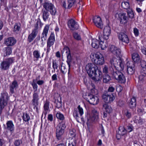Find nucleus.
<instances>
[{
	"label": "nucleus",
	"instance_id": "obj_31",
	"mask_svg": "<svg viewBox=\"0 0 146 146\" xmlns=\"http://www.w3.org/2000/svg\"><path fill=\"white\" fill-rule=\"evenodd\" d=\"M46 26L44 28L43 33L42 34L41 37V44L42 46L44 45L46 42Z\"/></svg>",
	"mask_w": 146,
	"mask_h": 146
},
{
	"label": "nucleus",
	"instance_id": "obj_64",
	"mask_svg": "<svg viewBox=\"0 0 146 146\" xmlns=\"http://www.w3.org/2000/svg\"><path fill=\"white\" fill-rule=\"evenodd\" d=\"M141 65L142 68L146 67V62L145 61H142L141 62Z\"/></svg>",
	"mask_w": 146,
	"mask_h": 146
},
{
	"label": "nucleus",
	"instance_id": "obj_4",
	"mask_svg": "<svg viewBox=\"0 0 146 146\" xmlns=\"http://www.w3.org/2000/svg\"><path fill=\"white\" fill-rule=\"evenodd\" d=\"M95 56L96 59L94 60L95 63L98 65H102L104 63V57L103 55L100 52H98L95 54H92L90 55L91 58H93Z\"/></svg>",
	"mask_w": 146,
	"mask_h": 146
},
{
	"label": "nucleus",
	"instance_id": "obj_54",
	"mask_svg": "<svg viewBox=\"0 0 146 146\" xmlns=\"http://www.w3.org/2000/svg\"><path fill=\"white\" fill-rule=\"evenodd\" d=\"M140 74L146 76V67L142 68L141 70Z\"/></svg>",
	"mask_w": 146,
	"mask_h": 146
},
{
	"label": "nucleus",
	"instance_id": "obj_63",
	"mask_svg": "<svg viewBox=\"0 0 146 146\" xmlns=\"http://www.w3.org/2000/svg\"><path fill=\"white\" fill-rule=\"evenodd\" d=\"M115 90V88L112 86H110L108 89V91L109 92H113Z\"/></svg>",
	"mask_w": 146,
	"mask_h": 146
},
{
	"label": "nucleus",
	"instance_id": "obj_22",
	"mask_svg": "<svg viewBox=\"0 0 146 146\" xmlns=\"http://www.w3.org/2000/svg\"><path fill=\"white\" fill-rule=\"evenodd\" d=\"M18 86V84L16 80H14L12 83L10 85L9 88L10 92L12 94L14 92V90L16 89Z\"/></svg>",
	"mask_w": 146,
	"mask_h": 146
},
{
	"label": "nucleus",
	"instance_id": "obj_62",
	"mask_svg": "<svg viewBox=\"0 0 146 146\" xmlns=\"http://www.w3.org/2000/svg\"><path fill=\"white\" fill-rule=\"evenodd\" d=\"M116 89L117 92H120L122 90V88L121 86H117Z\"/></svg>",
	"mask_w": 146,
	"mask_h": 146
},
{
	"label": "nucleus",
	"instance_id": "obj_1",
	"mask_svg": "<svg viewBox=\"0 0 146 146\" xmlns=\"http://www.w3.org/2000/svg\"><path fill=\"white\" fill-rule=\"evenodd\" d=\"M86 68L89 76L94 81H98L101 79L102 72L95 64L88 63L86 65Z\"/></svg>",
	"mask_w": 146,
	"mask_h": 146
},
{
	"label": "nucleus",
	"instance_id": "obj_49",
	"mask_svg": "<svg viewBox=\"0 0 146 146\" xmlns=\"http://www.w3.org/2000/svg\"><path fill=\"white\" fill-rule=\"evenodd\" d=\"M73 35L74 38L76 40H79L81 39L80 36L77 33H74Z\"/></svg>",
	"mask_w": 146,
	"mask_h": 146
},
{
	"label": "nucleus",
	"instance_id": "obj_2",
	"mask_svg": "<svg viewBox=\"0 0 146 146\" xmlns=\"http://www.w3.org/2000/svg\"><path fill=\"white\" fill-rule=\"evenodd\" d=\"M110 72L114 78L119 82L121 83H124L126 82V78L124 75L119 70L115 71L112 68L111 69Z\"/></svg>",
	"mask_w": 146,
	"mask_h": 146
},
{
	"label": "nucleus",
	"instance_id": "obj_3",
	"mask_svg": "<svg viewBox=\"0 0 146 146\" xmlns=\"http://www.w3.org/2000/svg\"><path fill=\"white\" fill-rule=\"evenodd\" d=\"M110 63L112 66H113L114 69L112 67L111 69L112 70L113 68L115 71L116 70H122L124 69V63L119 59H117L116 58H113L110 60Z\"/></svg>",
	"mask_w": 146,
	"mask_h": 146
},
{
	"label": "nucleus",
	"instance_id": "obj_33",
	"mask_svg": "<svg viewBox=\"0 0 146 146\" xmlns=\"http://www.w3.org/2000/svg\"><path fill=\"white\" fill-rule=\"evenodd\" d=\"M127 132V130L123 126L119 127L118 133L120 135L123 136L125 135Z\"/></svg>",
	"mask_w": 146,
	"mask_h": 146
},
{
	"label": "nucleus",
	"instance_id": "obj_6",
	"mask_svg": "<svg viewBox=\"0 0 146 146\" xmlns=\"http://www.w3.org/2000/svg\"><path fill=\"white\" fill-rule=\"evenodd\" d=\"M66 127L65 124L63 122L59 123L57 126L56 130V136L58 140L61 139V137L64 132Z\"/></svg>",
	"mask_w": 146,
	"mask_h": 146
},
{
	"label": "nucleus",
	"instance_id": "obj_21",
	"mask_svg": "<svg viewBox=\"0 0 146 146\" xmlns=\"http://www.w3.org/2000/svg\"><path fill=\"white\" fill-rule=\"evenodd\" d=\"M99 39L100 40V46L102 49L104 50L108 46V44L106 42H104L103 40L104 39L103 38L102 35L100 36L101 33H99Z\"/></svg>",
	"mask_w": 146,
	"mask_h": 146
},
{
	"label": "nucleus",
	"instance_id": "obj_23",
	"mask_svg": "<svg viewBox=\"0 0 146 146\" xmlns=\"http://www.w3.org/2000/svg\"><path fill=\"white\" fill-rule=\"evenodd\" d=\"M100 40L99 41L96 39H92L91 44L92 46L94 48H98L100 46Z\"/></svg>",
	"mask_w": 146,
	"mask_h": 146
},
{
	"label": "nucleus",
	"instance_id": "obj_16",
	"mask_svg": "<svg viewBox=\"0 0 146 146\" xmlns=\"http://www.w3.org/2000/svg\"><path fill=\"white\" fill-rule=\"evenodd\" d=\"M16 39L13 37H9L6 38L5 41V44L8 46H12L16 43Z\"/></svg>",
	"mask_w": 146,
	"mask_h": 146
},
{
	"label": "nucleus",
	"instance_id": "obj_56",
	"mask_svg": "<svg viewBox=\"0 0 146 146\" xmlns=\"http://www.w3.org/2000/svg\"><path fill=\"white\" fill-rule=\"evenodd\" d=\"M133 32L135 36H137L139 35V31L136 28H135L133 29Z\"/></svg>",
	"mask_w": 146,
	"mask_h": 146
},
{
	"label": "nucleus",
	"instance_id": "obj_60",
	"mask_svg": "<svg viewBox=\"0 0 146 146\" xmlns=\"http://www.w3.org/2000/svg\"><path fill=\"white\" fill-rule=\"evenodd\" d=\"M125 115L126 116L129 118H130L131 116V113L127 110L125 111Z\"/></svg>",
	"mask_w": 146,
	"mask_h": 146
},
{
	"label": "nucleus",
	"instance_id": "obj_38",
	"mask_svg": "<svg viewBox=\"0 0 146 146\" xmlns=\"http://www.w3.org/2000/svg\"><path fill=\"white\" fill-rule=\"evenodd\" d=\"M33 56L34 58H36V60L40 57V55L39 52L37 50H35L33 52Z\"/></svg>",
	"mask_w": 146,
	"mask_h": 146
},
{
	"label": "nucleus",
	"instance_id": "obj_25",
	"mask_svg": "<svg viewBox=\"0 0 146 146\" xmlns=\"http://www.w3.org/2000/svg\"><path fill=\"white\" fill-rule=\"evenodd\" d=\"M0 99L5 100L8 102L9 99V97L8 96V94L5 91H4L2 92L1 94Z\"/></svg>",
	"mask_w": 146,
	"mask_h": 146
},
{
	"label": "nucleus",
	"instance_id": "obj_47",
	"mask_svg": "<svg viewBox=\"0 0 146 146\" xmlns=\"http://www.w3.org/2000/svg\"><path fill=\"white\" fill-rule=\"evenodd\" d=\"M146 76L143 75V74H140L139 76V81L140 82H143L145 79Z\"/></svg>",
	"mask_w": 146,
	"mask_h": 146
},
{
	"label": "nucleus",
	"instance_id": "obj_11",
	"mask_svg": "<svg viewBox=\"0 0 146 146\" xmlns=\"http://www.w3.org/2000/svg\"><path fill=\"white\" fill-rule=\"evenodd\" d=\"M102 98L104 102L106 103H111L115 99V97L112 94H109L108 92L103 95Z\"/></svg>",
	"mask_w": 146,
	"mask_h": 146
},
{
	"label": "nucleus",
	"instance_id": "obj_46",
	"mask_svg": "<svg viewBox=\"0 0 146 146\" xmlns=\"http://www.w3.org/2000/svg\"><path fill=\"white\" fill-rule=\"evenodd\" d=\"M127 68H134V63L133 61H130L127 62L126 63Z\"/></svg>",
	"mask_w": 146,
	"mask_h": 146
},
{
	"label": "nucleus",
	"instance_id": "obj_12",
	"mask_svg": "<svg viewBox=\"0 0 146 146\" xmlns=\"http://www.w3.org/2000/svg\"><path fill=\"white\" fill-rule=\"evenodd\" d=\"M68 25L70 30L72 31L77 30L79 27L77 23L73 19H71L68 21Z\"/></svg>",
	"mask_w": 146,
	"mask_h": 146
},
{
	"label": "nucleus",
	"instance_id": "obj_45",
	"mask_svg": "<svg viewBox=\"0 0 146 146\" xmlns=\"http://www.w3.org/2000/svg\"><path fill=\"white\" fill-rule=\"evenodd\" d=\"M76 140L75 139H71L68 143V146H76Z\"/></svg>",
	"mask_w": 146,
	"mask_h": 146
},
{
	"label": "nucleus",
	"instance_id": "obj_20",
	"mask_svg": "<svg viewBox=\"0 0 146 146\" xmlns=\"http://www.w3.org/2000/svg\"><path fill=\"white\" fill-rule=\"evenodd\" d=\"M119 39L126 43H128L129 42V39L127 36L123 33H120L118 35Z\"/></svg>",
	"mask_w": 146,
	"mask_h": 146
},
{
	"label": "nucleus",
	"instance_id": "obj_9",
	"mask_svg": "<svg viewBox=\"0 0 146 146\" xmlns=\"http://www.w3.org/2000/svg\"><path fill=\"white\" fill-rule=\"evenodd\" d=\"M99 118V113L97 110L94 109L92 110V114L88 119V122L89 123L97 121Z\"/></svg>",
	"mask_w": 146,
	"mask_h": 146
},
{
	"label": "nucleus",
	"instance_id": "obj_29",
	"mask_svg": "<svg viewBox=\"0 0 146 146\" xmlns=\"http://www.w3.org/2000/svg\"><path fill=\"white\" fill-rule=\"evenodd\" d=\"M103 109L108 113H110L112 111L111 108L107 104H104L103 105Z\"/></svg>",
	"mask_w": 146,
	"mask_h": 146
},
{
	"label": "nucleus",
	"instance_id": "obj_18",
	"mask_svg": "<svg viewBox=\"0 0 146 146\" xmlns=\"http://www.w3.org/2000/svg\"><path fill=\"white\" fill-rule=\"evenodd\" d=\"M111 30L109 26L106 27L103 30V38L106 40H108L109 38L111 33Z\"/></svg>",
	"mask_w": 146,
	"mask_h": 146
},
{
	"label": "nucleus",
	"instance_id": "obj_44",
	"mask_svg": "<svg viewBox=\"0 0 146 146\" xmlns=\"http://www.w3.org/2000/svg\"><path fill=\"white\" fill-rule=\"evenodd\" d=\"M61 72L64 74H65L67 72V69L66 68L65 65L62 63L61 65Z\"/></svg>",
	"mask_w": 146,
	"mask_h": 146
},
{
	"label": "nucleus",
	"instance_id": "obj_40",
	"mask_svg": "<svg viewBox=\"0 0 146 146\" xmlns=\"http://www.w3.org/2000/svg\"><path fill=\"white\" fill-rule=\"evenodd\" d=\"M64 53L66 54V55L70 53V49L67 46L64 47L63 50H62V54Z\"/></svg>",
	"mask_w": 146,
	"mask_h": 146
},
{
	"label": "nucleus",
	"instance_id": "obj_5",
	"mask_svg": "<svg viewBox=\"0 0 146 146\" xmlns=\"http://www.w3.org/2000/svg\"><path fill=\"white\" fill-rule=\"evenodd\" d=\"M13 58H9L3 61L0 64V68L3 70H7L8 69L11 65L14 62Z\"/></svg>",
	"mask_w": 146,
	"mask_h": 146
},
{
	"label": "nucleus",
	"instance_id": "obj_48",
	"mask_svg": "<svg viewBox=\"0 0 146 146\" xmlns=\"http://www.w3.org/2000/svg\"><path fill=\"white\" fill-rule=\"evenodd\" d=\"M45 3H44L43 5L44 9L42 10L43 13L42 17L44 21H46V5Z\"/></svg>",
	"mask_w": 146,
	"mask_h": 146
},
{
	"label": "nucleus",
	"instance_id": "obj_51",
	"mask_svg": "<svg viewBox=\"0 0 146 146\" xmlns=\"http://www.w3.org/2000/svg\"><path fill=\"white\" fill-rule=\"evenodd\" d=\"M134 68H127V72L129 74H132L134 72Z\"/></svg>",
	"mask_w": 146,
	"mask_h": 146
},
{
	"label": "nucleus",
	"instance_id": "obj_55",
	"mask_svg": "<svg viewBox=\"0 0 146 146\" xmlns=\"http://www.w3.org/2000/svg\"><path fill=\"white\" fill-rule=\"evenodd\" d=\"M58 65L57 64L55 61H53L52 62V66L54 70L57 69L58 68Z\"/></svg>",
	"mask_w": 146,
	"mask_h": 146
},
{
	"label": "nucleus",
	"instance_id": "obj_13",
	"mask_svg": "<svg viewBox=\"0 0 146 146\" xmlns=\"http://www.w3.org/2000/svg\"><path fill=\"white\" fill-rule=\"evenodd\" d=\"M95 25L98 28L102 29L103 28V25L101 18L99 16L94 17L93 19Z\"/></svg>",
	"mask_w": 146,
	"mask_h": 146
},
{
	"label": "nucleus",
	"instance_id": "obj_28",
	"mask_svg": "<svg viewBox=\"0 0 146 146\" xmlns=\"http://www.w3.org/2000/svg\"><path fill=\"white\" fill-rule=\"evenodd\" d=\"M21 29V25L18 23H16L13 27V31L15 34H18Z\"/></svg>",
	"mask_w": 146,
	"mask_h": 146
},
{
	"label": "nucleus",
	"instance_id": "obj_36",
	"mask_svg": "<svg viewBox=\"0 0 146 146\" xmlns=\"http://www.w3.org/2000/svg\"><path fill=\"white\" fill-rule=\"evenodd\" d=\"M3 50L4 52L6 53V55H10L12 52V48L8 47H5Z\"/></svg>",
	"mask_w": 146,
	"mask_h": 146
},
{
	"label": "nucleus",
	"instance_id": "obj_30",
	"mask_svg": "<svg viewBox=\"0 0 146 146\" xmlns=\"http://www.w3.org/2000/svg\"><path fill=\"white\" fill-rule=\"evenodd\" d=\"M132 57L133 60L135 63H138L139 61V56L136 53H134L132 55Z\"/></svg>",
	"mask_w": 146,
	"mask_h": 146
},
{
	"label": "nucleus",
	"instance_id": "obj_10",
	"mask_svg": "<svg viewBox=\"0 0 146 146\" xmlns=\"http://www.w3.org/2000/svg\"><path fill=\"white\" fill-rule=\"evenodd\" d=\"M46 10L47 11V12L46 11V19L47 18V16H48V15H47L48 11H49L52 15H54L56 12L54 6L51 3H46Z\"/></svg>",
	"mask_w": 146,
	"mask_h": 146
},
{
	"label": "nucleus",
	"instance_id": "obj_19",
	"mask_svg": "<svg viewBox=\"0 0 146 146\" xmlns=\"http://www.w3.org/2000/svg\"><path fill=\"white\" fill-rule=\"evenodd\" d=\"M7 129L11 133H13L15 129V127L13 121L11 120L8 121L6 123Z\"/></svg>",
	"mask_w": 146,
	"mask_h": 146
},
{
	"label": "nucleus",
	"instance_id": "obj_7",
	"mask_svg": "<svg viewBox=\"0 0 146 146\" xmlns=\"http://www.w3.org/2000/svg\"><path fill=\"white\" fill-rule=\"evenodd\" d=\"M89 103L93 105H96L99 101L98 98L92 94L88 93L84 98Z\"/></svg>",
	"mask_w": 146,
	"mask_h": 146
},
{
	"label": "nucleus",
	"instance_id": "obj_32",
	"mask_svg": "<svg viewBox=\"0 0 146 146\" xmlns=\"http://www.w3.org/2000/svg\"><path fill=\"white\" fill-rule=\"evenodd\" d=\"M129 106L131 108H134L136 106V99L134 97H133L131 100L129 104Z\"/></svg>",
	"mask_w": 146,
	"mask_h": 146
},
{
	"label": "nucleus",
	"instance_id": "obj_24",
	"mask_svg": "<svg viewBox=\"0 0 146 146\" xmlns=\"http://www.w3.org/2000/svg\"><path fill=\"white\" fill-rule=\"evenodd\" d=\"M37 31L36 29H34L32 33L29 35L28 37V41L29 42H31L35 38L37 34Z\"/></svg>",
	"mask_w": 146,
	"mask_h": 146
},
{
	"label": "nucleus",
	"instance_id": "obj_43",
	"mask_svg": "<svg viewBox=\"0 0 146 146\" xmlns=\"http://www.w3.org/2000/svg\"><path fill=\"white\" fill-rule=\"evenodd\" d=\"M76 0H68V8H71L75 3Z\"/></svg>",
	"mask_w": 146,
	"mask_h": 146
},
{
	"label": "nucleus",
	"instance_id": "obj_41",
	"mask_svg": "<svg viewBox=\"0 0 146 146\" xmlns=\"http://www.w3.org/2000/svg\"><path fill=\"white\" fill-rule=\"evenodd\" d=\"M111 78L110 76L108 75H105L103 78V82L104 83H107L110 80Z\"/></svg>",
	"mask_w": 146,
	"mask_h": 146
},
{
	"label": "nucleus",
	"instance_id": "obj_57",
	"mask_svg": "<svg viewBox=\"0 0 146 146\" xmlns=\"http://www.w3.org/2000/svg\"><path fill=\"white\" fill-rule=\"evenodd\" d=\"M103 72L104 73L107 74L108 72V68L106 65H105L103 68Z\"/></svg>",
	"mask_w": 146,
	"mask_h": 146
},
{
	"label": "nucleus",
	"instance_id": "obj_50",
	"mask_svg": "<svg viewBox=\"0 0 146 146\" xmlns=\"http://www.w3.org/2000/svg\"><path fill=\"white\" fill-rule=\"evenodd\" d=\"M56 117L58 119L61 120H63L64 119V115L60 113H58L56 114Z\"/></svg>",
	"mask_w": 146,
	"mask_h": 146
},
{
	"label": "nucleus",
	"instance_id": "obj_15",
	"mask_svg": "<svg viewBox=\"0 0 146 146\" xmlns=\"http://www.w3.org/2000/svg\"><path fill=\"white\" fill-rule=\"evenodd\" d=\"M119 18L120 23L123 24H126L128 21V18L124 13H120L119 15Z\"/></svg>",
	"mask_w": 146,
	"mask_h": 146
},
{
	"label": "nucleus",
	"instance_id": "obj_52",
	"mask_svg": "<svg viewBox=\"0 0 146 146\" xmlns=\"http://www.w3.org/2000/svg\"><path fill=\"white\" fill-rule=\"evenodd\" d=\"M22 143V141L21 139L16 140L14 142V145L15 146H19Z\"/></svg>",
	"mask_w": 146,
	"mask_h": 146
},
{
	"label": "nucleus",
	"instance_id": "obj_61",
	"mask_svg": "<svg viewBox=\"0 0 146 146\" xmlns=\"http://www.w3.org/2000/svg\"><path fill=\"white\" fill-rule=\"evenodd\" d=\"M50 102H49L46 101V113H47V111H50L49 108V105Z\"/></svg>",
	"mask_w": 146,
	"mask_h": 146
},
{
	"label": "nucleus",
	"instance_id": "obj_14",
	"mask_svg": "<svg viewBox=\"0 0 146 146\" xmlns=\"http://www.w3.org/2000/svg\"><path fill=\"white\" fill-rule=\"evenodd\" d=\"M78 111L75 110L73 112V115L75 117L77 121L79 122L78 119L80 117L79 115L78 114V111L80 113V116H81L84 113L83 110L82 108L80 107V105H79L78 107Z\"/></svg>",
	"mask_w": 146,
	"mask_h": 146
},
{
	"label": "nucleus",
	"instance_id": "obj_39",
	"mask_svg": "<svg viewBox=\"0 0 146 146\" xmlns=\"http://www.w3.org/2000/svg\"><path fill=\"white\" fill-rule=\"evenodd\" d=\"M127 12L129 17L131 18H132L134 17V14L131 9H129L127 10Z\"/></svg>",
	"mask_w": 146,
	"mask_h": 146
},
{
	"label": "nucleus",
	"instance_id": "obj_34",
	"mask_svg": "<svg viewBox=\"0 0 146 146\" xmlns=\"http://www.w3.org/2000/svg\"><path fill=\"white\" fill-rule=\"evenodd\" d=\"M121 6L123 8L127 9V10L128 9H130L129 8V2L127 1H123L121 3Z\"/></svg>",
	"mask_w": 146,
	"mask_h": 146
},
{
	"label": "nucleus",
	"instance_id": "obj_53",
	"mask_svg": "<svg viewBox=\"0 0 146 146\" xmlns=\"http://www.w3.org/2000/svg\"><path fill=\"white\" fill-rule=\"evenodd\" d=\"M32 85L33 87V89L34 90L35 89L36 91L37 88V85L36 84V82L34 79L33 80V82L32 84Z\"/></svg>",
	"mask_w": 146,
	"mask_h": 146
},
{
	"label": "nucleus",
	"instance_id": "obj_37",
	"mask_svg": "<svg viewBox=\"0 0 146 146\" xmlns=\"http://www.w3.org/2000/svg\"><path fill=\"white\" fill-rule=\"evenodd\" d=\"M23 119L24 121L28 122L29 120L30 117L29 115L27 113H24L23 114Z\"/></svg>",
	"mask_w": 146,
	"mask_h": 146
},
{
	"label": "nucleus",
	"instance_id": "obj_35",
	"mask_svg": "<svg viewBox=\"0 0 146 146\" xmlns=\"http://www.w3.org/2000/svg\"><path fill=\"white\" fill-rule=\"evenodd\" d=\"M67 60L66 62L68 65L69 66V71L70 69V64L72 62V58L71 56L70 53L67 55Z\"/></svg>",
	"mask_w": 146,
	"mask_h": 146
},
{
	"label": "nucleus",
	"instance_id": "obj_42",
	"mask_svg": "<svg viewBox=\"0 0 146 146\" xmlns=\"http://www.w3.org/2000/svg\"><path fill=\"white\" fill-rule=\"evenodd\" d=\"M75 132L76 130L74 129H72L70 130L69 135L70 137H71L70 138H70L71 139H72V137H75L76 135Z\"/></svg>",
	"mask_w": 146,
	"mask_h": 146
},
{
	"label": "nucleus",
	"instance_id": "obj_17",
	"mask_svg": "<svg viewBox=\"0 0 146 146\" xmlns=\"http://www.w3.org/2000/svg\"><path fill=\"white\" fill-rule=\"evenodd\" d=\"M109 50L113 54L117 56H119L121 54V50L119 48L114 45H111L109 48Z\"/></svg>",
	"mask_w": 146,
	"mask_h": 146
},
{
	"label": "nucleus",
	"instance_id": "obj_26",
	"mask_svg": "<svg viewBox=\"0 0 146 146\" xmlns=\"http://www.w3.org/2000/svg\"><path fill=\"white\" fill-rule=\"evenodd\" d=\"M55 41V38L53 34H51L47 42V46L50 47L51 45H52Z\"/></svg>",
	"mask_w": 146,
	"mask_h": 146
},
{
	"label": "nucleus",
	"instance_id": "obj_27",
	"mask_svg": "<svg viewBox=\"0 0 146 146\" xmlns=\"http://www.w3.org/2000/svg\"><path fill=\"white\" fill-rule=\"evenodd\" d=\"M8 102L0 99V116L1 115L3 110L8 104Z\"/></svg>",
	"mask_w": 146,
	"mask_h": 146
},
{
	"label": "nucleus",
	"instance_id": "obj_59",
	"mask_svg": "<svg viewBox=\"0 0 146 146\" xmlns=\"http://www.w3.org/2000/svg\"><path fill=\"white\" fill-rule=\"evenodd\" d=\"M133 126L131 125H130L127 126V131L128 132H131L133 129Z\"/></svg>",
	"mask_w": 146,
	"mask_h": 146
},
{
	"label": "nucleus",
	"instance_id": "obj_58",
	"mask_svg": "<svg viewBox=\"0 0 146 146\" xmlns=\"http://www.w3.org/2000/svg\"><path fill=\"white\" fill-rule=\"evenodd\" d=\"M98 3L99 5L102 7L104 4V0H97Z\"/></svg>",
	"mask_w": 146,
	"mask_h": 146
},
{
	"label": "nucleus",
	"instance_id": "obj_8",
	"mask_svg": "<svg viewBox=\"0 0 146 146\" xmlns=\"http://www.w3.org/2000/svg\"><path fill=\"white\" fill-rule=\"evenodd\" d=\"M39 99L38 93L37 92H34L33 95L32 104L34 106L33 107L34 110H35L37 113L38 112L39 107L38 106V104Z\"/></svg>",
	"mask_w": 146,
	"mask_h": 146
}]
</instances>
